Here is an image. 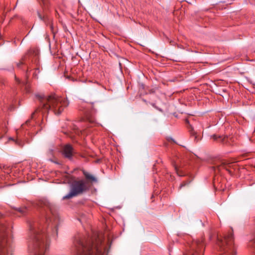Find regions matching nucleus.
Instances as JSON below:
<instances>
[{
	"mask_svg": "<svg viewBox=\"0 0 255 255\" xmlns=\"http://www.w3.org/2000/svg\"><path fill=\"white\" fill-rule=\"evenodd\" d=\"M26 58V56H24L23 57H22L18 62L17 63L16 65L17 67L19 68L21 65H23L24 64V61Z\"/></svg>",
	"mask_w": 255,
	"mask_h": 255,
	"instance_id": "15",
	"label": "nucleus"
},
{
	"mask_svg": "<svg viewBox=\"0 0 255 255\" xmlns=\"http://www.w3.org/2000/svg\"><path fill=\"white\" fill-rule=\"evenodd\" d=\"M1 137H2V136H0V138H1Z\"/></svg>",
	"mask_w": 255,
	"mask_h": 255,
	"instance_id": "23",
	"label": "nucleus"
},
{
	"mask_svg": "<svg viewBox=\"0 0 255 255\" xmlns=\"http://www.w3.org/2000/svg\"><path fill=\"white\" fill-rule=\"evenodd\" d=\"M43 5H44V6H47V1L46 0H41Z\"/></svg>",
	"mask_w": 255,
	"mask_h": 255,
	"instance_id": "18",
	"label": "nucleus"
},
{
	"mask_svg": "<svg viewBox=\"0 0 255 255\" xmlns=\"http://www.w3.org/2000/svg\"><path fill=\"white\" fill-rule=\"evenodd\" d=\"M190 248V252L183 255H204L205 244L203 239L193 241Z\"/></svg>",
	"mask_w": 255,
	"mask_h": 255,
	"instance_id": "8",
	"label": "nucleus"
},
{
	"mask_svg": "<svg viewBox=\"0 0 255 255\" xmlns=\"http://www.w3.org/2000/svg\"><path fill=\"white\" fill-rule=\"evenodd\" d=\"M214 167L218 170H220L221 168H224L229 171V173H232V171L230 169V168H231V163H228L225 160L220 161L219 163H217Z\"/></svg>",
	"mask_w": 255,
	"mask_h": 255,
	"instance_id": "10",
	"label": "nucleus"
},
{
	"mask_svg": "<svg viewBox=\"0 0 255 255\" xmlns=\"http://www.w3.org/2000/svg\"><path fill=\"white\" fill-rule=\"evenodd\" d=\"M35 96L39 101V105L38 108L31 114L32 117L36 112H40L43 114H47L50 110L53 111L55 115H60L69 105L66 99L55 94L49 96L37 94Z\"/></svg>",
	"mask_w": 255,
	"mask_h": 255,
	"instance_id": "2",
	"label": "nucleus"
},
{
	"mask_svg": "<svg viewBox=\"0 0 255 255\" xmlns=\"http://www.w3.org/2000/svg\"><path fill=\"white\" fill-rule=\"evenodd\" d=\"M211 138H212L214 140H218V139H221L222 141H223V138L221 136H217L216 134H213L211 135Z\"/></svg>",
	"mask_w": 255,
	"mask_h": 255,
	"instance_id": "16",
	"label": "nucleus"
},
{
	"mask_svg": "<svg viewBox=\"0 0 255 255\" xmlns=\"http://www.w3.org/2000/svg\"><path fill=\"white\" fill-rule=\"evenodd\" d=\"M82 172L83 175H84L86 179L87 180V182L88 183V181H90L91 182H97V178L92 174L89 173L88 172L83 170Z\"/></svg>",
	"mask_w": 255,
	"mask_h": 255,
	"instance_id": "11",
	"label": "nucleus"
},
{
	"mask_svg": "<svg viewBox=\"0 0 255 255\" xmlns=\"http://www.w3.org/2000/svg\"><path fill=\"white\" fill-rule=\"evenodd\" d=\"M89 187L86 181L81 179L74 181L71 185L70 192L63 197V199H69L73 197L82 194L84 192L88 190Z\"/></svg>",
	"mask_w": 255,
	"mask_h": 255,
	"instance_id": "7",
	"label": "nucleus"
},
{
	"mask_svg": "<svg viewBox=\"0 0 255 255\" xmlns=\"http://www.w3.org/2000/svg\"><path fill=\"white\" fill-rule=\"evenodd\" d=\"M186 123L188 124L187 128L189 129V131L191 136L194 137V141L198 142L199 140V138L198 137V135L196 131L194 130L193 127L189 124V121L186 120Z\"/></svg>",
	"mask_w": 255,
	"mask_h": 255,
	"instance_id": "12",
	"label": "nucleus"
},
{
	"mask_svg": "<svg viewBox=\"0 0 255 255\" xmlns=\"http://www.w3.org/2000/svg\"><path fill=\"white\" fill-rule=\"evenodd\" d=\"M12 237L11 227L0 221V255H10Z\"/></svg>",
	"mask_w": 255,
	"mask_h": 255,
	"instance_id": "4",
	"label": "nucleus"
},
{
	"mask_svg": "<svg viewBox=\"0 0 255 255\" xmlns=\"http://www.w3.org/2000/svg\"><path fill=\"white\" fill-rule=\"evenodd\" d=\"M40 72V69H39V67H37L35 68V71L34 72V73H33V76L35 77V78H37V73H39Z\"/></svg>",
	"mask_w": 255,
	"mask_h": 255,
	"instance_id": "17",
	"label": "nucleus"
},
{
	"mask_svg": "<svg viewBox=\"0 0 255 255\" xmlns=\"http://www.w3.org/2000/svg\"><path fill=\"white\" fill-rule=\"evenodd\" d=\"M217 245L221 252L227 255H236V251L234 243L233 231L231 230L223 237H217Z\"/></svg>",
	"mask_w": 255,
	"mask_h": 255,
	"instance_id": "5",
	"label": "nucleus"
},
{
	"mask_svg": "<svg viewBox=\"0 0 255 255\" xmlns=\"http://www.w3.org/2000/svg\"><path fill=\"white\" fill-rule=\"evenodd\" d=\"M23 84L26 85L27 84V82H23Z\"/></svg>",
	"mask_w": 255,
	"mask_h": 255,
	"instance_id": "21",
	"label": "nucleus"
},
{
	"mask_svg": "<svg viewBox=\"0 0 255 255\" xmlns=\"http://www.w3.org/2000/svg\"><path fill=\"white\" fill-rule=\"evenodd\" d=\"M186 184L185 183L183 182L182 183H181V184H180V185L179 186V189H181V188H182L183 187L185 186L186 185Z\"/></svg>",
	"mask_w": 255,
	"mask_h": 255,
	"instance_id": "19",
	"label": "nucleus"
},
{
	"mask_svg": "<svg viewBox=\"0 0 255 255\" xmlns=\"http://www.w3.org/2000/svg\"><path fill=\"white\" fill-rule=\"evenodd\" d=\"M75 151L70 144L65 145L62 150V154L65 157L71 159Z\"/></svg>",
	"mask_w": 255,
	"mask_h": 255,
	"instance_id": "9",
	"label": "nucleus"
},
{
	"mask_svg": "<svg viewBox=\"0 0 255 255\" xmlns=\"http://www.w3.org/2000/svg\"><path fill=\"white\" fill-rule=\"evenodd\" d=\"M16 210L22 215H25L27 212V209L25 207L18 208L16 209Z\"/></svg>",
	"mask_w": 255,
	"mask_h": 255,
	"instance_id": "14",
	"label": "nucleus"
},
{
	"mask_svg": "<svg viewBox=\"0 0 255 255\" xmlns=\"http://www.w3.org/2000/svg\"><path fill=\"white\" fill-rule=\"evenodd\" d=\"M39 17H40V18L42 19V17L40 15H39Z\"/></svg>",
	"mask_w": 255,
	"mask_h": 255,
	"instance_id": "22",
	"label": "nucleus"
},
{
	"mask_svg": "<svg viewBox=\"0 0 255 255\" xmlns=\"http://www.w3.org/2000/svg\"><path fill=\"white\" fill-rule=\"evenodd\" d=\"M43 206L46 211L45 218L49 228L52 231L55 230V234L57 235V224L59 221L55 206L48 201L43 202Z\"/></svg>",
	"mask_w": 255,
	"mask_h": 255,
	"instance_id": "6",
	"label": "nucleus"
},
{
	"mask_svg": "<svg viewBox=\"0 0 255 255\" xmlns=\"http://www.w3.org/2000/svg\"><path fill=\"white\" fill-rule=\"evenodd\" d=\"M33 239L31 246L30 255H44L45 252L49 247V242L43 229L40 227L37 230L33 229Z\"/></svg>",
	"mask_w": 255,
	"mask_h": 255,
	"instance_id": "3",
	"label": "nucleus"
},
{
	"mask_svg": "<svg viewBox=\"0 0 255 255\" xmlns=\"http://www.w3.org/2000/svg\"><path fill=\"white\" fill-rule=\"evenodd\" d=\"M106 249L102 239L96 234L86 239L77 235L75 237L72 247L76 255H107Z\"/></svg>",
	"mask_w": 255,
	"mask_h": 255,
	"instance_id": "1",
	"label": "nucleus"
},
{
	"mask_svg": "<svg viewBox=\"0 0 255 255\" xmlns=\"http://www.w3.org/2000/svg\"><path fill=\"white\" fill-rule=\"evenodd\" d=\"M174 166L175 170L176 171V172L178 174V176H183L184 175V174L182 172V171L181 170H180L178 168V167H177V166L175 164L174 165Z\"/></svg>",
	"mask_w": 255,
	"mask_h": 255,
	"instance_id": "13",
	"label": "nucleus"
},
{
	"mask_svg": "<svg viewBox=\"0 0 255 255\" xmlns=\"http://www.w3.org/2000/svg\"><path fill=\"white\" fill-rule=\"evenodd\" d=\"M15 81H16L18 83H20V80H19V79H18L16 77V76H15Z\"/></svg>",
	"mask_w": 255,
	"mask_h": 255,
	"instance_id": "20",
	"label": "nucleus"
}]
</instances>
